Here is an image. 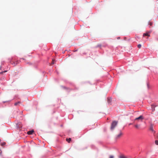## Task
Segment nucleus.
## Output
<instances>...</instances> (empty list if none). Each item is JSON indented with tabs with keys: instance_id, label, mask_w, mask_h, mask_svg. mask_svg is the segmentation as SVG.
<instances>
[{
	"instance_id": "18",
	"label": "nucleus",
	"mask_w": 158,
	"mask_h": 158,
	"mask_svg": "<svg viewBox=\"0 0 158 158\" xmlns=\"http://www.w3.org/2000/svg\"><path fill=\"white\" fill-rule=\"evenodd\" d=\"M5 144H6V143H5V142H4V143H2V144H1V145H2V146H4V145H5Z\"/></svg>"
},
{
	"instance_id": "11",
	"label": "nucleus",
	"mask_w": 158,
	"mask_h": 158,
	"mask_svg": "<svg viewBox=\"0 0 158 158\" xmlns=\"http://www.w3.org/2000/svg\"><path fill=\"white\" fill-rule=\"evenodd\" d=\"M1 69H0V73L1 74H2L3 73H5L7 71H2V72H1Z\"/></svg>"
},
{
	"instance_id": "15",
	"label": "nucleus",
	"mask_w": 158,
	"mask_h": 158,
	"mask_svg": "<svg viewBox=\"0 0 158 158\" xmlns=\"http://www.w3.org/2000/svg\"><path fill=\"white\" fill-rule=\"evenodd\" d=\"M141 44H138V47L139 48H141Z\"/></svg>"
},
{
	"instance_id": "4",
	"label": "nucleus",
	"mask_w": 158,
	"mask_h": 158,
	"mask_svg": "<svg viewBox=\"0 0 158 158\" xmlns=\"http://www.w3.org/2000/svg\"><path fill=\"white\" fill-rule=\"evenodd\" d=\"M122 135H123L122 133L120 132V133L117 135V137H116L117 138H118L120 137Z\"/></svg>"
},
{
	"instance_id": "19",
	"label": "nucleus",
	"mask_w": 158,
	"mask_h": 158,
	"mask_svg": "<svg viewBox=\"0 0 158 158\" xmlns=\"http://www.w3.org/2000/svg\"><path fill=\"white\" fill-rule=\"evenodd\" d=\"M149 24L150 26H152V23L151 22H149Z\"/></svg>"
},
{
	"instance_id": "5",
	"label": "nucleus",
	"mask_w": 158,
	"mask_h": 158,
	"mask_svg": "<svg viewBox=\"0 0 158 158\" xmlns=\"http://www.w3.org/2000/svg\"><path fill=\"white\" fill-rule=\"evenodd\" d=\"M140 125L138 124H136L135 125V127L137 129H139V128Z\"/></svg>"
},
{
	"instance_id": "1",
	"label": "nucleus",
	"mask_w": 158,
	"mask_h": 158,
	"mask_svg": "<svg viewBox=\"0 0 158 158\" xmlns=\"http://www.w3.org/2000/svg\"><path fill=\"white\" fill-rule=\"evenodd\" d=\"M118 123V121H114L112 122L111 127H110V129L111 130H113L115 127L116 126Z\"/></svg>"
},
{
	"instance_id": "8",
	"label": "nucleus",
	"mask_w": 158,
	"mask_h": 158,
	"mask_svg": "<svg viewBox=\"0 0 158 158\" xmlns=\"http://www.w3.org/2000/svg\"><path fill=\"white\" fill-rule=\"evenodd\" d=\"M71 138H69L68 139H66V141L69 143H70V141H71Z\"/></svg>"
},
{
	"instance_id": "2",
	"label": "nucleus",
	"mask_w": 158,
	"mask_h": 158,
	"mask_svg": "<svg viewBox=\"0 0 158 158\" xmlns=\"http://www.w3.org/2000/svg\"><path fill=\"white\" fill-rule=\"evenodd\" d=\"M143 119V117L142 115H140L139 117L136 118L135 119V121L139 120H140L141 121H142Z\"/></svg>"
},
{
	"instance_id": "22",
	"label": "nucleus",
	"mask_w": 158,
	"mask_h": 158,
	"mask_svg": "<svg viewBox=\"0 0 158 158\" xmlns=\"http://www.w3.org/2000/svg\"><path fill=\"white\" fill-rule=\"evenodd\" d=\"M131 123H130V124H129V125H131Z\"/></svg>"
},
{
	"instance_id": "23",
	"label": "nucleus",
	"mask_w": 158,
	"mask_h": 158,
	"mask_svg": "<svg viewBox=\"0 0 158 158\" xmlns=\"http://www.w3.org/2000/svg\"><path fill=\"white\" fill-rule=\"evenodd\" d=\"M16 64H17V61L16 62Z\"/></svg>"
},
{
	"instance_id": "21",
	"label": "nucleus",
	"mask_w": 158,
	"mask_h": 158,
	"mask_svg": "<svg viewBox=\"0 0 158 158\" xmlns=\"http://www.w3.org/2000/svg\"><path fill=\"white\" fill-rule=\"evenodd\" d=\"M147 85H148V87H149V85H148V84H147Z\"/></svg>"
},
{
	"instance_id": "13",
	"label": "nucleus",
	"mask_w": 158,
	"mask_h": 158,
	"mask_svg": "<svg viewBox=\"0 0 158 158\" xmlns=\"http://www.w3.org/2000/svg\"><path fill=\"white\" fill-rule=\"evenodd\" d=\"M119 158H127L125 156H121L119 157Z\"/></svg>"
},
{
	"instance_id": "14",
	"label": "nucleus",
	"mask_w": 158,
	"mask_h": 158,
	"mask_svg": "<svg viewBox=\"0 0 158 158\" xmlns=\"http://www.w3.org/2000/svg\"><path fill=\"white\" fill-rule=\"evenodd\" d=\"M155 143L157 145H158V140H156L155 141Z\"/></svg>"
},
{
	"instance_id": "20",
	"label": "nucleus",
	"mask_w": 158,
	"mask_h": 158,
	"mask_svg": "<svg viewBox=\"0 0 158 158\" xmlns=\"http://www.w3.org/2000/svg\"><path fill=\"white\" fill-rule=\"evenodd\" d=\"M13 64H14V66H15V62H13Z\"/></svg>"
},
{
	"instance_id": "16",
	"label": "nucleus",
	"mask_w": 158,
	"mask_h": 158,
	"mask_svg": "<svg viewBox=\"0 0 158 158\" xmlns=\"http://www.w3.org/2000/svg\"><path fill=\"white\" fill-rule=\"evenodd\" d=\"M55 60H52V64H53L54 63H55Z\"/></svg>"
},
{
	"instance_id": "12",
	"label": "nucleus",
	"mask_w": 158,
	"mask_h": 158,
	"mask_svg": "<svg viewBox=\"0 0 158 158\" xmlns=\"http://www.w3.org/2000/svg\"><path fill=\"white\" fill-rule=\"evenodd\" d=\"M150 129L152 131H153V126L152 125H151V126L150 127Z\"/></svg>"
},
{
	"instance_id": "10",
	"label": "nucleus",
	"mask_w": 158,
	"mask_h": 158,
	"mask_svg": "<svg viewBox=\"0 0 158 158\" xmlns=\"http://www.w3.org/2000/svg\"><path fill=\"white\" fill-rule=\"evenodd\" d=\"M152 111H154L155 110V107L153 105L152 106Z\"/></svg>"
},
{
	"instance_id": "17",
	"label": "nucleus",
	"mask_w": 158,
	"mask_h": 158,
	"mask_svg": "<svg viewBox=\"0 0 158 158\" xmlns=\"http://www.w3.org/2000/svg\"><path fill=\"white\" fill-rule=\"evenodd\" d=\"M109 158H114V156L112 155H110V156Z\"/></svg>"
},
{
	"instance_id": "6",
	"label": "nucleus",
	"mask_w": 158,
	"mask_h": 158,
	"mask_svg": "<svg viewBox=\"0 0 158 158\" xmlns=\"http://www.w3.org/2000/svg\"><path fill=\"white\" fill-rule=\"evenodd\" d=\"M21 102H15V103L14 105L15 106H16L18 105H19L20 104H21Z\"/></svg>"
},
{
	"instance_id": "7",
	"label": "nucleus",
	"mask_w": 158,
	"mask_h": 158,
	"mask_svg": "<svg viewBox=\"0 0 158 158\" xmlns=\"http://www.w3.org/2000/svg\"><path fill=\"white\" fill-rule=\"evenodd\" d=\"M150 36V35L147 33H144L143 35V36Z\"/></svg>"
},
{
	"instance_id": "3",
	"label": "nucleus",
	"mask_w": 158,
	"mask_h": 158,
	"mask_svg": "<svg viewBox=\"0 0 158 158\" xmlns=\"http://www.w3.org/2000/svg\"><path fill=\"white\" fill-rule=\"evenodd\" d=\"M34 132V130H32L28 131L27 132V134L28 135H31L33 134V133Z\"/></svg>"
},
{
	"instance_id": "9",
	"label": "nucleus",
	"mask_w": 158,
	"mask_h": 158,
	"mask_svg": "<svg viewBox=\"0 0 158 158\" xmlns=\"http://www.w3.org/2000/svg\"><path fill=\"white\" fill-rule=\"evenodd\" d=\"M107 101L108 103H110L111 102V98H107Z\"/></svg>"
}]
</instances>
